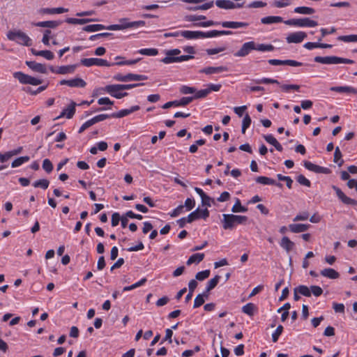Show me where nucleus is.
Returning <instances> with one entry per match:
<instances>
[{
    "label": "nucleus",
    "mask_w": 357,
    "mask_h": 357,
    "mask_svg": "<svg viewBox=\"0 0 357 357\" xmlns=\"http://www.w3.org/2000/svg\"><path fill=\"white\" fill-rule=\"evenodd\" d=\"M222 220L224 229H233L237 225L245 224L248 220V217L245 215L223 214Z\"/></svg>",
    "instance_id": "f257e3e1"
},
{
    "label": "nucleus",
    "mask_w": 357,
    "mask_h": 357,
    "mask_svg": "<svg viewBox=\"0 0 357 357\" xmlns=\"http://www.w3.org/2000/svg\"><path fill=\"white\" fill-rule=\"evenodd\" d=\"M7 38L10 40L15 41L20 45L26 47L32 45V40L20 30L9 31L7 33Z\"/></svg>",
    "instance_id": "f03ea898"
},
{
    "label": "nucleus",
    "mask_w": 357,
    "mask_h": 357,
    "mask_svg": "<svg viewBox=\"0 0 357 357\" xmlns=\"http://www.w3.org/2000/svg\"><path fill=\"white\" fill-rule=\"evenodd\" d=\"M314 60L315 62L322 63V64H338V63L353 64V63H354V61H353L351 59L338 57L336 56H317L314 57Z\"/></svg>",
    "instance_id": "7ed1b4c3"
},
{
    "label": "nucleus",
    "mask_w": 357,
    "mask_h": 357,
    "mask_svg": "<svg viewBox=\"0 0 357 357\" xmlns=\"http://www.w3.org/2000/svg\"><path fill=\"white\" fill-rule=\"evenodd\" d=\"M284 23L287 25L295 27H315L318 25L317 21L311 20L309 17L290 19L285 20Z\"/></svg>",
    "instance_id": "20e7f679"
},
{
    "label": "nucleus",
    "mask_w": 357,
    "mask_h": 357,
    "mask_svg": "<svg viewBox=\"0 0 357 357\" xmlns=\"http://www.w3.org/2000/svg\"><path fill=\"white\" fill-rule=\"evenodd\" d=\"M13 77L23 84L37 86L43 82L42 79L31 77L20 71L14 73Z\"/></svg>",
    "instance_id": "39448f33"
},
{
    "label": "nucleus",
    "mask_w": 357,
    "mask_h": 357,
    "mask_svg": "<svg viewBox=\"0 0 357 357\" xmlns=\"http://www.w3.org/2000/svg\"><path fill=\"white\" fill-rule=\"evenodd\" d=\"M121 87V84H110L105 86L103 90L111 96L117 99H121L128 95L127 92L123 91Z\"/></svg>",
    "instance_id": "423d86ee"
},
{
    "label": "nucleus",
    "mask_w": 357,
    "mask_h": 357,
    "mask_svg": "<svg viewBox=\"0 0 357 357\" xmlns=\"http://www.w3.org/2000/svg\"><path fill=\"white\" fill-rule=\"evenodd\" d=\"M114 79L118 82H127L131 81H144L147 79V77L144 75H138L133 73H128L126 75H122L117 73L114 75Z\"/></svg>",
    "instance_id": "0eeeda50"
},
{
    "label": "nucleus",
    "mask_w": 357,
    "mask_h": 357,
    "mask_svg": "<svg viewBox=\"0 0 357 357\" xmlns=\"http://www.w3.org/2000/svg\"><path fill=\"white\" fill-rule=\"evenodd\" d=\"M80 63L86 67H91L92 66L110 67L114 65L113 63H109L107 60L99 58L82 59L80 61Z\"/></svg>",
    "instance_id": "6e6552de"
},
{
    "label": "nucleus",
    "mask_w": 357,
    "mask_h": 357,
    "mask_svg": "<svg viewBox=\"0 0 357 357\" xmlns=\"http://www.w3.org/2000/svg\"><path fill=\"white\" fill-rule=\"evenodd\" d=\"M255 48L254 41L246 42L241 46L238 51L234 53V56L238 57L245 56L248 55L252 50H254Z\"/></svg>",
    "instance_id": "1a4fd4ad"
},
{
    "label": "nucleus",
    "mask_w": 357,
    "mask_h": 357,
    "mask_svg": "<svg viewBox=\"0 0 357 357\" xmlns=\"http://www.w3.org/2000/svg\"><path fill=\"white\" fill-rule=\"evenodd\" d=\"M77 67V64L61 66L58 67L57 68L51 67L50 70L53 73L59 74V75L72 74L75 72Z\"/></svg>",
    "instance_id": "9d476101"
},
{
    "label": "nucleus",
    "mask_w": 357,
    "mask_h": 357,
    "mask_svg": "<svg viewBox=\"0 0 357 357\" xmlns=\"http://www.w3.org/2000/svg\"><path fill=\"white\" fill-rule=\"evenodd\" d=\"M307 37V34L304 31H296L289 33L287 38L286 40L288 43H301L305 38Z\"/></svg>",
    "instance_id": "9b49d317"
},
{
    "label": "nucleus",
    "mask_w": 357,
    "mask_h": 357,
    "mask_svg": "<svg viewBox=\"0 0 357 357\" xmlns=\"http://www.w3.org/2000/svg\"><path fill=\"white\" fill-rule=\"evenodd\" d=\"M332 188L335 192L337 197L344 204L347 205H357V201L347 197L338 187L333 185Z\"/></svg>",
    "instance_id": "f8f14e48"
},
{
    "label": "nucleus",
    "mask_w": 357,
    "mask_h": 357,
    "mask_svg": "<svg viewBox=\"0 0 357 357\" xmlns=\"http://www.w3.org/2000/svg\"><path fill=\"white\" fill-rule=\"evenodd\" d=\"M60 85H67L70 87L83 88L86 85L84 80L81 78H74L71 79H62L59 82Z\"/></svg>",
    "instance_id": "ddd939ff"
},
{
    "label": "nucleus",
    "mask_w": 357,
    "mask_h": 357,
    "mask_svg": "<svg viewBox=\"0 0 357 357\" xmlns=\"http://www.w3.org/2000/svg\"><path fill=\"white\" fill-rule=\"evenodd\" d=\"M268 63L273 66H280V65H287L294 67L302 66L303 64L301 62L295 61V60H280V59H269L268 61Z\"/></svg>",
    "instance_id": "4468645a"
},
{
    "label": "nucleus",
    "mask_w": 357,
    "mask_h": 357,
    "mask_svg": "<svg viewBox=\"0 0 357 357\" xmlns=\"http://www.w3.org/2000/svg\"><path fill=\"white\" fill-rule=\"evenodd\" d=\"M304 167L309 171H311V172H313L315 173H321V174L329 173V169L327 167H321V166L315 165L310 161H305Z\"/></svg>",
    "instance_id": "2eb2a0df"
},
{
    "label": "nucleus",
    "mask_w": 357,
    "mask_h": 357,
    "mask_svg": "<svg viewBox=\"0 0 357 357\" xmlns=\"http://www.w3.org/2000/svg\"><path fill=\"white\" fill-rule=\"evenodd\" d=\"M140 109V107L139 105H134L132 106L129 109H123L119 110L117 112H114L112 114V118H116L120 119L123 118L124 116H128L129 114L138 111Z\"/></svg>",
    "instance_id": "dca6fc26"
},
{
    "label": "nucleus",
    "mask_w": 357,
    "mask_h": 357,
    "mask_svg": "<svg viewBox=\"0 0 357 357\" xmlns=\"http://www.w3.org/2000/svg\"><path fill=\"white\" fill-rule=\"evenodd\" d=\"M220 279V275H215L214 278H211L208 281L206 286V290L204 292H202V304L204 303V298L207 297L208 293L216 287V285L219 282Z\"/></svg>",
    "instance_id": "f3484780"
},
{
    "label": "nucleus",
    "mask_w": 357,
    "mask_h": 357,
    "mask_svg": "<svg viewBox=\"0 0 357 357\" xmlns=\"http://www.w3.org/2000/svg\"><path fill=\"white\" fill-rule=\"evenodd\" d=\"M120 24H112L107 27V30L109 31H120L127 29H130V21L128 18H121L119 20Z\"/></svg>",
    "instance_id": "a211bd4d"
},
{
    "label": "nucleus",
    "mask_w": 357,
    "mask_h": 357,
    "mask_svg": "<svg viewBox=\"0 0 357 357\" xmlns=\"http://www.w3.org/2000/svg\"><path fill=\"white\" fill-rule=\"evenodd\" d=\"M232 34V31H217V30H211L207 31H202V38H215L220 36L225 35H231Z\"/></svg>",
    "instance_id": "6ab92c4d"
},
{
    "label": "nucleus",
    "mask_w": 357,
    "mask_h": 357,
    "mask_svg": "<svg viewBox=\"0 0 357 357\" xmlns=\"http://www.w3.org/2000/svg\"><path fill=\"white\" fill-rule=\"evenodd\" d=\"M330 90L340 93H346L357 94V89L350 86H332Z\"/></svg>",
    "instance_id": "aec40b11"
},
{
    "label": "nucleus",
    "mask_w": 357,
    "mask_h": 357,
    "mask_svg": "<svg viewBox=\"0 0 357 357\" xmlns=\"http://www.w3.org/2000/svg\"><path fill=\"white\" fill-rule=\"evenodd\" d=\"M204 88L202 89V98L207 96L210 93L213 91H219L222 88V84H208L204 86Z\"/></svg>",
    "instance_id": "412c9836"
},
{
    "label": "nucleus",
    "mask_w": 357,
    "mask_h": 357,
    "mask_svg": "<svg viewBox=\"0 0 357 357\" xmlns=\"http://www.w3.org/2000/svg\"><path fill=\"white\" fill-rule=\"evenodd\" d=\"M255 181L257 183L263 185H276L279 188L282 187V185L280 183H277L274 179L264 176H257L255 178Z\"/></svg>",
    "instance_id": "4be33fe9"
},
{
    "label": "nucleus",
    "mask_w": 357,
    "mask_h": 357,
    "mask_svg": "<svg viewBox=\"0 0 357 357\" xmlns=\"http://www.w3.org/2000/svg\"><path fill=\"white\" fill-rule=\"evenodd\" d=\"M26 64L27 66L31 68L32 70L40 73H46L47 68L46 66L42 63H37L35 61H26Z\"/></svg>",
    "instance_id": "5701e85b"
},
{
    "label": "nucleus",
    "mask_w": 357,
    "mask_h": 357,
    "mask_svg": "<svg viewBox=\"0 0 357 357\" xmlns=\"http://www.w3.org/2000/svg\"><path fill=\"white\" fill-rule=\"evenodd\" d=\"M320 274L328 279H337L340 277V273L335 269L331 268H326L321 271Z\"/></svg>",
    "instance_id": "b1692460"
},
{
    "label": "nucleus",
    "mask_w": 357,
    "mask_h": 357,
    "mask_svg": "<svg viewBox=\"0 0 357 357\" xmlns=\"http://www.w3.org/2000/svg\"><path fill=\"white\" fill-rule=\"evenodd\" d=\"M181 36L188 39V40H192V39H198L201 38V31H189V30H184L181 31Z\"/></svg>",
    "instance_id": "393cba45"
},
{
    "label": "nucleus",
    "mask_w": 357,
    "mask_h": 357,
    "mask_svg": "<svg viewBox=\"0 0 357 357\" xmlns=\"http://www.w3.org/2000/svg\"><path fill=\"white\" fill-rule=\"evenodd\" d=\"M76 103L73 101L65 109H63L61 116H66L67 119H72L75 113Z\"/></svg>",
    "instance_id": "a878e982"
},
{
    "label": "nucleus",
    "mask_w": 357,
    "mask_h": 357,
    "mask_svg": "<svg viewBox=\"0 0 357 357\" xmlns=\"http://www.w3.org/2000/svg\"><path fill=\"white\" fill-rule=\"evenodd\" d=\"M62 22L61 21H43L33 23V25L38 27H47L50 29H54L59 26Z\"/></svg>",
    "instance_id": "bb28decb"
},
{
    "label": "nucleus",
    "mask_w": 357,
    "mask_h": 357,
    "mask_svg": "<svg viewBox=\"0 0 357 357\" xmlns=\"http://www.w3.org/2000/svg\"><path fill=\"white\" fill-rule=\"evenodd\" d=\"M257 305L252 303H248L242 307V312L249 317H252L257 312Z\"/></svg>",
    "instance_id": "cd10ccee"
},
{
    "label": "nucleus",
    "mask_w": 357,
    "mask_h": 357,
    "mask_svg": "<svg viewBox=\"0 0 357 357\" xmlns=\"http://www.w3.org/2000/svg\"><path fill=\"white\" fill-rule=\"evenodd\" d=\"M96 21V20L94 19H90V18H73V17H68L65 20V22L68 24H85L86 23Z\"/></svg>",
    "instance_id": "c85d7f7f"
},
{
    "label": "nucleus",
    "mask_w": 357,
    "mask_h": 357,
    "mask_svg": "<svg viewBox=\"0 0 357 357\" xmlns=\"http://www.w3.org/2000/svg\"><path fill=\"white\" fill-rule=\"evenodd\" d=\"M280 245L282 248L287 252H289L293 250L294 247V243L291 241L287 236H284L282 238Z\"/></svg>",
    "instance_id": "c756f323"
},
{
    "label": "nucleus",
    "mask_w": 357,
    "mask_h": 357,
    "mask_svg": "<svg viewBox=\"0 0 357 357\" xmlns=\"http://www.w3.org/2000/svg\"><path fill=\"white\" fill-rule=\"evenodd\" d=\"M221 25L225 28L238 29V28L247 27L248 26V24L247 22H227V21H226V22H222L221 23Z\"/></svg>",
    "instance_id": "7c9ffc66"
},
{
    "label": "nucleus",
    "mask_w": 357,
    "mask_h": 357,
    "mask_svg": "<svg viewBox=\"0 0 357 357\" xmlns=\"http://www.w3.org/2000/svg\"><path fill=\"white\" fill-rule=\"evenodd\" d=\"M310 227V225L305 224H291L289 225V230L293 233H301L307 231Z\"/></svg>",
    "instance_id": "2f4dec72"
},
{
    "label": "nucleus",
    "mask_w": 357,
    "mask_h": 357,
    "mask_svg": "<svg viewBox=\"0 0 357 357\" xmlns=\"http://www.w3.org/2000/svg\"><path fill=\"white\" fill-rule=\"evenodd\" d=\"M31 52L33 55L43 56L47 60H52L54 57L53 52L50 50H36L35 49H31Z\"/></svg>",
    "instance_id": "473e14b6"
},
{
    "label": "nucleus",
    "mask_w": 357,
    "mask_h": 357,
    "mask_svg": "<svg viewBox=\"0 0 357 357\" xmlns=\"http://www.w3.org/2000/svg\"><path fill=\"white\" fill-rule=\"evenodd\" d=\"M284 22L283 18L280 16H267L261 19V23L263 24H271Z\"/></svg>",
    "instance_id": "72a5a7b5"
},
{
    "label": "nucleus",
    "mask_w": 357,
    "mask_h": 357,
    "mask_svg": "<svg viewBox=\"0 0 357 357\" xmlns=\"http://www.w3.org/2000/svg\"><path fill=\"white\" fill-rule=\"evenodd\" d=\"M227 70L225 66L206 67L202 69V73L206 75L218 74Z\"/></svg>",
    "instance_id": "f704fd0d"
},
{
    "label": "nucleus",
    "mask_w": 357,
    "mask_h": 357,
    "mask_svg": "<svg viewBox=\"0 0 357 357\" xmlns=\"http://www.w3.org/2000/svg\"><path fill=\"white\" fill-rule=\"evenodd\" d=\"M303 47L309 50H313L314 48H331L332 47L331 45L326 43H312L307 42L304 44Z\"/></svg>",
    "instance_id": "c9c22d12"
},
{
    "label": "nucleus",
    "mask_w": 357,
    "mask_h": 357,
    "mask_svg": "<svg viewBox=\"0 0 357 357\" xmlns=\"http://www.w3.org/2000/svg\"><path fill=\"white\" fill-rule=\"evenodd\" d=\"M179 91L182 94H190L195 93V98H201V91H196V89L194 87L183 85L180 87Z\"/></svg>",
    "instance_id": "e433bc0d"
},
{
    "label": "nucleus",
    "mask_w": 357,
    "mask_h": 357,
    "mask_svg": "<svg viewBox=\"0 0 357 357\" xmlns=\"http://www.w3.org/2000/svg\"><path fill=\"white\" fill-rule=\"evenodd\" d=\"M107 26L100 24H89L83 27V31L86 32H96L104 29H107Z\"/></svg>",
    "instance_id": "4c0bfd02"
},
{
    "label": "nucleus",
    "mask_w": 357,
    "mask_h": 357,
    "mask_svg": "<svg viewBox=\"0 0 357 357\" xmlns=\"http://www.w3.org/2000/svg\"><path fill=\"white\" fill-rule=\"evenodd\" d=\"M294 12L302 15H312L315 13V10L310 7L299 6L294 8Z\"/></svg>",
    "instance_id": "58836bf2"
},
{
    "label": "nucleus",
    "mask_w": 357,
    "mask_h": 357,
    "mask_svg": "<svg viewBox=\"0 0 357 357\" xmlns=\"http://www.w3.org/2000/svg\"><path fill=\"white\" fill-rule=\"evenodd\" d=\"M215 4L218 7L224 9H234V3L229 0H217Z\"/></svg>",
    "instance_id": "ea45409f"
},
{
    "label": "nucleus",
    "mask_w": 357,
    "mask_h": 357,
    "mask_svg": "<svg viewBox=\"0 0 357 357\" xmlns=\"http://www.w3.org/2000/svg\"><path fill=\"white\" fill-rule=\"evenodd\" d=\"M255 48L254 50H257L259 52H271L275 47L271 44H256L255 43Z\"/></svg>",
    "instance_id": "a19ab883"
},
{
    "label": "nucleus",
    "mask_w": 357,
    "mask_h": 357,
    "mask_svg": "<svg viewBox=\"0 0 357 357\" xmlns=\"http://www.w3.org/2000/svg\"><path fill=\"white\" fill-rule=\"evenodd\" d=\"M201 218V208L199 206L197 209L190 213L187 217V222H192V221L197 220Z\"/></svg>",
    "instance_id": "79ce46f5"
},
{
    "label": "nucleus",
    "mask_w": 357,
    "mask_h": 357,
    "mask_svg": "<svg viewBox=\"0 0 357 357\" xmlns=\"http://www.w3.org/2000/svg\"><path fill=\"white\" fill-rule=\"evenodd\" d=\"M137 53L145 56H156L158 54V50L156 48H143L139 50Z\"/></svg>",
    "instance_id": "37998d69"
},
{
    "label": "nucleus",
    "mask_w": 357,
    "mask_h": 357,
    "mask_svg": "<svg viewBox=\"0 0 357 357\" xmlns=\"http://www.w3.org/2000/svg\"><path fill=\"white\" fill-rule=\"evenodd\" d=\"M253 83L257 84H279V82L276 79H271V78H267V77H263L261 79H254L252 80Z\"/></svg>",
    "instance_id": "c03bdc74"
},
{
    "label": "nucleus",
    "mask_w": 357,
    "mask_h": 357,
    "mask_svg": "<svg viewBox=\"0 0 357 357\" xmlns=\"http://www.w3.org/2000/svg\"><path fill=\"white\" fill-rule=\"evenodd\" d=\"M29 160H30V157L26 156V155L17 158L13 161V162L11 164V167L13 168L18 167L21 166L22 165H23L24 163H26L28 161H29Z\"/></svg>",
    "instance_id": "a18cd8bd"
},
{
    "label": "nucleus",
    "mask_w": 357,
    "mask_h": 357,
    "mask_svg": "<svg viewBox=\"0 0 357 357\" xmlns=\"http://www.w3.org/2000/svg\"><path fill=\"white\" fill-rule=\"evenodd\" d=\"M34 188H40L43 190H46L50 185V181L46 178L39 179L33 183Z\"/></svg>",
    "instance_id": "49530a36"
},
{
    "label": "nucleus",
    "mask_w": 357,
    "mask_h": 357,
    "mask_svg": "<svg viewBox=\"0 0 357 357\" xmlns=\"http://www.w3.org/2000/svg\"><path fill=\"white\" fill-rule=\"evenodd\" d=\"M248 211V208L241 205L239 199H236V203L234 204L231 208L233 213H244Z\"/></svg>",
    "instance_id": "de8ad7c7"
},
{
    "label": "nucleus",
    "mask_w": 357,
    "mask_h": 357,
    "mask_svg": "<svg viewBox=\"0 0 357 357\" xmlns=\"http://www.w3.org/2000/svg\"><path fill=\"white\" fill-rule=\"evenodd\" d=\"M291 4V0H275L272 3V6L281 8L290 6Z\"/></svg>",
    "instance_id": "09e8293b"
},
{
    "label": "nucleus",
    "mask_w": 357,
    "mask_h": 357,
    "mask_svg": "<svg viewBox=\"0 0 357 357\" xmlns=\"http://www.w3.org/2000/svg\"><path fill=\"white\" fill-rule=\"evenodd\" d=\"M296 290H297V291L299 292V294H301L302 296H304L306 297L311 296L310 288H309L308 287H307L305 285L298 286L296 287Z\"/></svg>",
    "instance_id": "8fccbe9b"
},
{
    "label": "nucleus",
    "mask_w": 357,
    "mask_h": 357,
    "mask_svg": "<svg viewBox=\"0 0 357 357\" xmlns=\"http://www.w3.org/2000/svg\"><path fill=\"white\" fill-rule=\"evenodd\" d=\"M251 118L248 114H246L243 119L241 131L243 134L245 133L246 130L251 124Z\"/></svg>",
    "instance_id": "3c124183"
},
{
    "label": "nucleus",
    "mask_w": 357,
    "mask_h": 357,
    "mask_svg": "<svg viewBox=\"0 0 357 357\" xmlns=\"http://www.w3.org/2000/svg\"><path fill=\"white\" fill-rule=\"evenodd\" d=\"M201 262V253H195L191 255L187 261V265L192 264H198Z\"/></svg>",
    "instance_id": "603ef678"
},
{
    "label": "nucleus",
    "mask_w": 357,
    "mask_h": 357,
    "mask_svg": "<svg viewBox=\"0 0 357 357\" xmlns=\"http://www.w3.org/2000/svg\"><path fill=\"white\" fill-rule=\"evenodd\" d=\"M337 39L344 43L357 42V35L351 34L347 36H340L337 38Z\"/></svg>",
    "instance_id": "864d4df0"
},
{
    "label": "nucleus",
    "mask_w": 357,
    "mask_h": 357,
    "mask_svg": "<svg viewBox=\"0 0 357 357\" xmlns=\"http://www.w3.org/2000/svg\"><path fill=\"white\" fill-rule=\"evenodd\" d=\"M310 217V214L307 211H302L298 213L293 219L294 222L305 221L307 220Z\"/></svg>",
    "instance_id": "5fc2aeb1"
},
{
    "label": "nucleus",
    "mask_w": 357,
    "mask_h": 357,
    "mask_svg": "<svg viewBox=\"0 0 357 357\" xmlns=\"http://www.w3.org/2000/svg\"><path fill=\"white\" fill-rule=\"evenodd\" d=\"M333 160L335 163H337L339 166H341L344 162L343 160L342 159V153L338 146L335 148Z\"/></svg>",
    "instance_id": "6e6d98bb"
},
{
    "label": "nucleus",
    "mask_w": 357,
    "mask_h": 357,
    "mask_svg": "<svg viewBox=\"0 0 357 357\" xmlns=\"http://www.w3.org/2000/svg\"><path fill=\"white\" fill-rule=\"evenodd\" d=\"M112 118V114H98L91 119L93 124H96L98 122L105 121L107 119Z\"/></svg>",
    "instance_id": "4d7b16f0"
},
{
    "label": "nucleus",
    "mask_w": 357,
    "mask_h": 357,
    "mask_svg": "<svg viewBox=\"0 0 357 357\" xmlns=\"http://www.w3.org/2000/svg\"><path fill=\"white\" fill-rule=\"evenodd\" d=\"M283 326L282 325H279L276 329L275 330V331L272 334V341L273 342H277L278 339H279V337L281 335V334L283 332Z\"/></svg>",
    "instance_id": "13d9d810"
},
{
    "label": "nucleus",
    "mask_w": 357,
    "mask_h": 357,
    "mask_svg": "<svg viewBox=\"0 0 357 357\" xmlns=\"http://www.w3.org/2000/svg\"><path fill=\"white\" fill-rule=\"evenodd\" d=\"M177 61L176 56H174L172 54L170 55L168 51L166 52V56L161 59V62L165 64L176 63Z\"/></svg>",
    "instance_id": "bf43d9fd"
},
{
    "label": "nucleus",
    "mask_w": 357,
    "mask_h": 357,
    "mask_svg": "<svg viewBox=\"0 0 357 357\" xmlns=\"http://www.w3.org/2000/svg\"><path fill=\"white\" fill-rule=\"evenodd\" d=\"M280 87L284 92H289L291 90L298 91L300 89V86L297 84H282Z\"/></svg>",
    "instance_id": "052dcab7"
},
{
    "label": "nucleus",
    "mask_w": 357,
    "mask_h": 357,
    "mask_svg": "<svg viewBox=\"0 0 357 357\" xmlns=\"http://www.w3.org/2000/svg\"><path fill=\"white\" fill-rule=\"evenodd\" d=\"M267 5L266 2L261 1H255L250 3L247 5V8H263Z\"/></svg>",
    "instance_id": "680f3d73"
},
{
    "label": "nucleus",
    "mask_w": 357,
    "mask_h": 357,
    "mask_svg": "<svg viewBox=\"0 0 357 357\" xmlns=\"http://www.w3.org/2000/svg\"><path fill=\"white\" fill-rule=\"evenodd\" d=\"M195 201L194 198H187L185 201L184 206L185 211H189L195 207Z\"/></svg>",
    "instance_id": "e2e57ef3"
},
{
    "label": "nucleus",
    "mask_w": 357,
    "mask_h": 357,
    "mask_svg": "<svg viewBox=\"0 0 357 357\" xmlns=\"http://www.w3.org/2000/svg\"><path fill=\"white\" fill-rule=\"evenodd\" d=\"M186 212L185 209V206L183 205H179L176 208H174L172 213H170L172 217H177L181 213Z\"/></svg>",
    "instance_id": "0e129e2a"
},
{
    "label": "nucleus",
    "mask_w": 357,
    "mask_h": 357,
    "mask_svg": "<svg viewBox=\"0 0 357 357\" xmlns=\"http://www.w3.org/2000/svg\"><path fill=\"white\" fill-rule=\"evenodd\" d=\"M43 168L47 173H50L53 170V165L49 159H45L43 162Z\"/></svg>",
    "instance_id": "69168bd1"
},
{
    "label": "nucleus",
    "mask_w": 357,
    "mask_h": 357,
    "mask_svg": "<svg viewBox=\"0 0 357 357\" xmlns=\"http://www.w3.org/2000/svg\"><path fill=\"white\" fill-rule=\"evenodd\" d=\"M311 295L313 294L316 297L320 296L323 294V289L317 285H312L310 287Z\"/></svg>",
    "instance_id": "338daca9"
},
{
    "label": "nucleus",
    "mask_w": 357,
    "mask_h": 357,
    "mask_svg": "<svg viewBox=\"0 0 357 357\" xmlns=\"http://www.w3.org/2000/svg\"><path fill=\"white\" fill-rule=\"evenodd\" d=\"M226 50L225 46H221L215 48L206 49V52L208 55H213L222 52Z\"/></svg>",
    "instance_id": "774afa93"
}]
</instances>
